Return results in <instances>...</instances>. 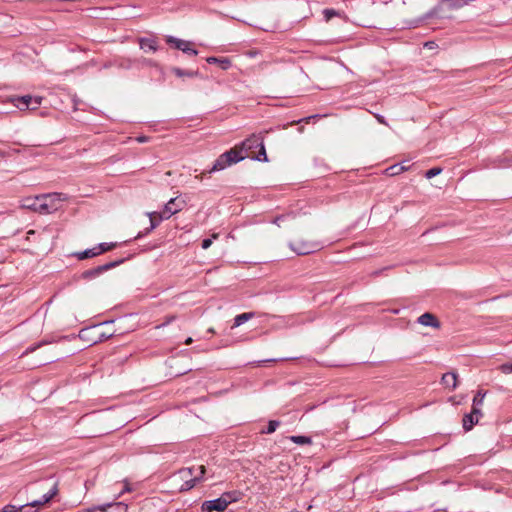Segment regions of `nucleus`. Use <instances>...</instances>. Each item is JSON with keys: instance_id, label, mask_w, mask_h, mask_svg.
<instances>
[{"instance_id": "nucleus-1", "label": "nucleus", "mask_w": 512, "mask_h": 512, "mask_svg": "<svg viewBox=\"0 0 512 512\" xmlns=\"http://www.w3.org/2000/svg\"><path fill=\"white\" fill-rule=\"evenodd\" d=\"M233 149H238L240 153L246 157L256 159L258 161H267V155L263 144V136L261 134H252Z\"/></svg>"}, {"instance_id": "nucleus-2", "label": "nucleus", "mask_w": 512, "mask_h": 512, "mask_svg": "<svg viewBox=\"0 0 512 512\" xmlns=\"http://www.w3.org/2000/svg\"><path fill=\"white\" fill-rule=\"evenodd\" d=\"M242 496L240 491H231L223 493L219 498L205 501L202 503V512L224 511L229 504L238 501Z\"/></svg>"}, {"instance_id": "nucleus-3", "label": "nucleus", "mask_w": 512, "mask_h": 512, "mask_svg": "<svg viewBox=\"0 0 512 512\" xmlns=\"http://www.w3.org/2000/svg\"><path fill=\"white\" fill-rule=\"evenodd\" d=\"M205 472L206 468L204 465L181 469L177 473V476L184 481V484L181 486L180 490L187 491L193 488L197 482L203 480Z\"/></svg>"}, {"instance_id": "nucleus-4", "label": "nucleus", "mask_w": 512, "mask_h": 512, "mask_svg": "<svg viewBox=\"0 0 512 512\" xmlns=\"http://www.w3.org/2000/svg\"><path fill=\"white\" fill-rule=\"evenodd\" d=\"M245 159V155L240 153L238 149H230L225 153L221 154L213 164L212 168L209 170V173H213L216 171H221L226 167L238 163Z\"/></svg>"}, {"instance_id": "nucleus-5", "label": "nucleus", "mask_w": 512, "mask_h": 512, "mask_svg": "<svg viewBox=\"0 0 512 512\" xmlns=\"http://www.w3.org/2000/svg\"><path fill=\"white\" fill-rule=\"evenodd\" d=\"M40 196V214H50L60 208L61 202L65 201L67 197L61 193L42 194Z\"/></svg>"}, {"instance_id": "nucleus-6", "label": "nucleus", "mask_w": 512, "mask_h": 512, "mask_svg": "<svg viewBox=\"0 0 512 512\" xmlns=\"http://www.w3.org/2000/svg\"><path fill=\"white\" fill-rule=\"evenodd\" d=\"M289 247L298 255H307L315 251H318L322 247V245L318 241L301 240L299 238H295L292 241H290Z\"/></svg>"}, {"instance_id": "nucleus-7", "label": "nucleus", "mask_w": 512, "mask_h": 512, "mask_svg": "<svg viewBox=\"0 0 512 512\" xmlns=\"http://www.w3.org/2000/svg\"><path fill=\"white\" fill-rule=\"evenodd\" d=\"M10 101L20 110H35L41 105L42 98L38 96L25 95L11 98Z\"/></svg>"}, {"instance_id": "nucleus-8", "label": "nucleus", "mask_w": 512, "mask_h": 512, "mask_svg": "<svg viewBox=\"0 0 512 512\" xmlns=\"http://www.w3.org/2000/svg\"><path fill=\"white\" fill-rule=\"evenodd\" d=\"M57 493H58V487H57V484H54L48 492L43 494L41 499L33 500L25 505L20 506L18 508V511L19 512H30L31 508H34V507L39 508V507L45 505L46 503H48Z\"/></svg>"}, {"instance_id": "nucleus-9", "label": "nucleus", "mask_w": 512, "mask_h": 512, "mask_svg": "<svg viewBox=\"0 0 512 512\" xmlns=\"http://www.w3.org/2000/svg\"><path fill=\"white\" fill-rule=\"evenodd\" d=\"M184 204V201H177V198H171L164 206V209L161 211L159 219H169L172 215L181 211L184 207Z\"/></svg>"}, {"instance_id": "nucleus-10", "label": "nucleus", "mask_w": 512, "mask_h": 512, "mask_svg": "<svg viewBox=\"0 0 512 512\" xmlns=\"http://www.w3.org/2000/svg\"><path fill=\"white\" fill-rule=\"evenodd\" d=\"M120 263H122V260L114 261V262H109V263H106L104 265H100V266H97L95 268L86 270V271H84L82 273V278L83 279L95 278V277L99 276L102 272L107 271V270L117 266Z\"/></svg>"}, {"instance_id": "nucleus-11", "label": "nucleus", "mask_w": 512, "mask_h": 512, "mask_svg": "<svg viewBox=\"0 0 512 512\" xmlns=\"http://www.w3.org/2000/svg\"><path fill=\"white\" fill-rule=\"evenodd\" d=\"M482 415L480 408L473 407L469 414L463 417V428L465 431H469L475 424L478 423L479 417Z\"/></svg>"}, {"instance_id": "nucleus-12", "label": "nucleus", "mask_w": 512, "mask_h": 512, "mask_svg": "<svg viewBox=\"0 0 512 512\" xmlns=\"http://www.w3.org/2000/svg\"><path fill=\"white\" fill-rule=\"evenodd\" d=\"M417 322L422 326L432 327L434 329L441 328V323L438 318L430 312H426L420 315L417 319Z\"/></svg>"}, {"instance_id": "nucleus-13", "label": "nucleus", "mask_w": 512, "mask_h": 512, "mask_svg": "<svg viewBox=\"0 0 512 512\" xmlns=\"http://www.w3.org/2000/svg\"><path fill=\"white\" fill-rule=\"evenodd\" d=\"M127 506L121 502L111 503L104 506L95 507L91 512H126Z\"/></svg>"}, {"instance_id": "nucleus-14", "label": "nucleus", "mask_w": 512, "mask_h": 512, "mask_svg": "<svg viewBox=\"0 0 512 512\" xmlns=\"http://www.w3.org/2000/svg\"><path fill=\"white\" fill-rule=\"evenodd\" d=\"M40 196L26 197L21 201V207L40 213Z\"/></svg>"}, {"instance_id": "nucleus-15", "label": "nucleus", "mask_w": 512, "mask_h": 512, "mask_svg": "<svg viewBox=\"0 0 512 512\" xmlns=\"http://www.w3.org/2000/svg\"><path fill=\"white\" fill-rule=\"evenodd\" d=\"M93 333L97 335V339L93 340V343H97L98 341H102L104 339H107L111 336V334L107 335L105 333H100L98 331V326H94L92 328L83 329L80 331L79 336L80 338L86 339L88 338V334Z\"/></svg>"}, {"instance_id": "nucleus-16", "label": "nucleus", "mask_w": 512, "mask_h": 512, "mask_svg": "<svg viewBox=\"0 0 512 512\" xmlns=\"http://www.w3.org/2000/svg\"><path fill=\"white\" fill-rule=\"evenodd\" d=\"M441 381L443 385L454 390L457 387V374L455 372H448L442 376Z\"/></svg>"}, {"instance_id": "nucleus-17", "label": "nucleus", "mask_w": 512, "mask_h": 512, "mask_svg": "<svg viewBox=\"0 0 512 512\" xmlns=\"http://www.w3.org/2000/svg\"><path fill=\"white\" fill-rule=\"evenodd\" d=\"M206 61L209 64L219 65L223 70H227L231 67V61L228 58L208 57Z\"/></svg>"}, {"instance_id": "nucleus-18", "label": "nucleus", "mask_w": 512, "mask_h": 512, "mask_svg": "<svg viewBox=\"0 0 512 512\" xmlns=\"http://www.w3.org/2000/svg\"><path fill=\"white\" fill-rule=\"evenodd\" d=\"M140 48L145 52H155L157 50V43L153 39L143 38L140 40Z\"/></svg>"}, {"instance_id": "nucleus-19", "label": "nucleus", "mask_w": 512, "mask_h": 512, "mask_svg": "<svg viewBox=\"0 0 512 512\" xmlns=\"http://www.w3.org/2000/svg\"><path fill=\"white\" fill-rule=\"evenodd\" d=\"M98 255H100V254H99V251L97 249V246H95L93 248H90V249H86V250L81 251V252H77L75 254V256L79 260H84V259H87V258H92V257L98 256Z\"/></svg>"}, {"instance_id": "nucleus-20", "label": "nucleus", "mask_w": 512, "mask_h": 512, "mask_svg": "<svg viewBox=\"0 0 512 512\" xmlns=\"http://www.w3.org/2000/svg\"><path fill=\"white\" fill-rule=\"evenodd\" d=\"M408 170V167L403 165V164H394L390 167H388L386 170H385V173L388 175V176H396V175H399L400 173L404 172Z\"/></svg>"}, {"instance_id": "nucleus-21", "label": "nucleus", "mask_w": 512, "mask_h": 512, "mask_svg": "<svg viewBox=\"0 0 512 512\" xmlns=\"http://www.w3.org/2000/svg\"><path fill=\"white\" fill-rule=\"evenodd\" d=\"M147 215L150 218V227L147 229V232H150L155 229L163 219H159L161 212H148Z\"/></svg>"}, {"instance_id": "nucleus-22", "label": "nucleus", "mask_w": 512, "mask_h": 512, "mask_svg": "<svg viewBox=\"0 0 512 512\" xmlns=\"http://www.w3.org/2000/svg\"><path fill=\"white\" fill-rule=\"evenodd\" d=\"M253 317H254L253 312L239 314L234 318V326L233 327H238V326L242 325L243 323H245L246 321L252 319Z\"/></svg>"}, {"instance_id": "nucleus-23", "label": "nucleus", "mask_w": 512, "mask_h": 512, "mask_svg": "<svg viewBox=\"0 0 512 512\" xmlns=\"http://www.w3.org/2000/svg\"><path fill=\"white\" fill-rule=\"evenodd\" d=\"M172 72L177 76V77H184V76H187V77H196L198 75V72L197 71H184L178 67H174L172 68Z\"/></svg>"}, {"instance_id": "nucleus-24", "label": "nucleus", "mask_w": 512, "mask_h": 512, "mask_svg": "<svg viewBox=\"0 0 512 512\" xmlns=\"http://www.w3.org/2000/svg\"><path fill=\"white\" fill-rule=\"evenodd\" d=\"M289 439L290 441L298 445H306L312 443L311 438L307 436H290Z\"/></svg>"}, {"instance_id": "nucleus-25", "label": "nucleus", "mask_w": 512, "mask_h": 512, "mask_svg": "<svg viewBox=\"0 0 512 512\" xmlns=\"http://www.w3.org/2000/svg\"><path fill=\"white\" fill-rule=\"evenodd\" d=\"M166 41H167V43L174 45V47L176 49L180 50L181 48H183L182 46H185V41L186 40L178 39V38L173 37V36H168L166 38Z\"/></svg>"}, {"instance_id": "nucleus-26", "label": "nucleus", "mask_w": 512, "mask_h": 512, "mask_svg": "<svg viewBox=\"0 0 512 512\" xmlns=\"http://www.w3.org/2000/svg\"><path fill=\"white\" fill-rule=\"evenodd\" d=\"M116 243H100L97 245V249L99 251V254H102L104 252L110 251L113 248L116 247Z\"/></svg>"}, {"instance_id": "nucleus-27", "label": "nucleus", "mask_w": 512, "mask_h": 512, "mask_svg": "<svg viewBox=\"0 0 512 512\" xmlns=\"http://www.w3.org/2000/svg\"><path fill=\"white\" fill-rule=\"evenodd\" d=\"M192 43L190 41H185V46H182L180 50L186 54L196 56L198 51L191 47Z\"/></svg>"}, {"instance_id": "nucleus-28", "label": "nucleus", "mask_w": 512, "mask_h": 512, "mask_svg": "<svg viewBox=\"0 0 512 512\" xmlns=\"http://www.w3.org/2000/svg\"><path fill=\"white\" fill-rule=\"evenodd\" d=\"M485 395H486L485 392L478 391L473 399V407L479 408L483 403Z\"/></svg>"}, {"instance_id": "nucleus-29", "label": "nucleus", "mask_w": 512, "mask_h": 512, "mask_svg": "<svg viewBox=\"0 0 512 512\" xmlns=\"http://www.w3.org/2000/svg\"><path fill=\"white\" fill-rule=\"evenodd\" d=\"M280 425V422L277 420H270L268 422L267 429L263 431L264 433L271 434L276 431L277 427Z\"/></svg>"}, {"instance_id": "nucleus-30", "label": "nucleus", "mask_w": 512, "mask_h": 512, "mask_svg": "<svg viewBox=\"0 0 512 512\" xmlns=\"http://www.w3.org/2000/svg\"><path fill=\"white\" fill-rule=\"evenodd\" d=\"M442 169L439 168V167H433L431 169H429L426 173H425V177L427 179H431L437 175H439L441 173Z\"/></svg>"}, {"instance_id": "nucleus-31", "label": "nucleus", "mask_w": 512, "mask_h": 512, "mask_svg": "<svg viewBox=\"0 0 512 512\" xmlns=\"http://www.w3.org/2000/svg\"><path fill=\"white\" fill-rule=\"evenodd\" d=\"M323 14H324L326 21H329L332 19V17L338 15V12L335 11L334 9H325L323 11Z\"/></svg>"}, {"instance_id": "nucleus-32", "label": "nucleus", "mask_w": 512, "mask_h": 512, "mask_svg": "<svg viewBox=\"0 0 512 512\" xmlns=\"http://www.w3.org/2000/svg\"><path fill=\"white\" fill-rule=\"evenodd\" d=\"M175 319H176V316H175V315H169V316H166V317H165V321H164L162 324L157 325V326H156V329H160V328H162V327L167 326L168 324H170L171 322H173Z\"/></svg>"}, {"instance_id": "nucleus-33", "label": "nucleus", "mask_w": 512, "mask_h": 512, "mask_svg": "<svg viewBox=\"0 0 512 512\" xmlns=\"http://www.w3.org/2000/svg\"><path fill=\"white\" fill-rule=\"evenodd\" d=\"M499 370L504 374L512 373V363H505L499 367Z\"/></svg>"}, {"instance_id": "nucleus-34", "label": "nucleus", "mask_w": 512, "mask_h": 512, "mask_svg": "<svg viewBox=\"0 0 512 512\" xmlns=\"http://www.w3.org/2000/svg\"><path fill=\"white\" fill-rule=\"evenodd\" d=\"M290 218L296 220V217L294 215H286L275 218L274 223L277 224L278 226H281L280 222H284L285 220H288Z\"/></svg>"}, {"instance_id": "nucleus-35", "label": "nucleus", "mask_w": 512, "mask_h": 512, "mask_svg": "<svg viewBox=\"0 0 512 512\" xmlns=\"http://www.w3.org/2000/svg\"><path fill=\"white\" fill-rule=\"evenodd\" d=\"M0 512H18V507L14 505H6L2 509H0Z\"/></svg>"}, {"instance_id": "nucleus-36", "label": "nucleus", "mask_w": 512, "mask_h": 512, "mask_svg": "<svg viewBox=\"0 0 512 512\" xmlns=\"http://www.w3.org/2000/svg\"><path fill=\"white\" fill-rule=\"evenodd\" d=\"M211 245H212V239L207 238V239H204L202 241V245L201 246H202L203 249H208Z\"/></svg>"}, {"instance_id": "nucleus-37", "label": "nucleus", "mask_w": 512, "mask_h": 512, "mask_svg": "<svg viewBox=\"0 0 512 512\" xmlns=\"http://www.w3.org/2000/svg\"><path fill=\"white\" fill-rule=\"evenodd\" d=\"M374 116L380 124L388 125V123L386 122L385 118L382 115L374 114Z\"/></svg>"}, {"instance_id": "nucleus-38", "label": "nucleus", "mask_w": 512, "mask_h": 512, "mask_svg": "<svg viewBox=\"0 0 512 512\" xmlns=\"http://www.w3.org/2000/svg\"><path fill=\"white\" fill-rule=\"evenodd\" d=\"M317 117H319V115H312V116L306 117V118H304V119H301V120H299L298 122H302V121H304V122H306V123H309V121H310L311 119H315V118H317Z\"/></svg>"}, {"instance_id": "nucleus-39", "label": "nucleus", "mask_w": 512, "mask_h": 512, "mask_svg": "<svg viewBox=\"0 0 512 512\" xmlns=\"http://www.w3.org/2000/svg\"><path fill=\"white\" fill-rule=\"evenodd\" d=\"M36 346H31L29 347L27 350H26V353H31V352H34L36 350Z\"/></svg>"}, {"instance_id": "nucleus-40", "label": "nucleus", "mask_w": 512, "mask_h": 512, "mask_svg": "<svg viewBox=\"0 0 512 512\" xmlns=\"http://www.w3.org/2000/svg\"><path fill=\"white\" fill-rule=\"evenodd\" d=\"M192 342H193V339H192L191 337H188V338L185 340V344H186V345H190Z\"/></svg>"}, {"instance_id": "nucleus-41", "label": "nucleus", "mask_w": 512, "mask_h": 512, "mask_svg": "<svg viewBox=\"0 0 512 512\" xmlns=\"http://www.w3.org/2000/svg\"><path fill=\"white\" fill-rule=\"evenodd\" d=\"M434 45V42H427L425 43V46L429 47V48H432Z\"/></svg>"}, {"instance_id": "nucleus-42", "label": "nucleus", "mask_w": 512, "mask_h": 512, "mask_svg": "<svg viewBox=\"0 0 512 512\" xmlns=\"http://www.w3.org/2000/svg\"><path fill=\"white\" fill-rule=\"evenodd\" d=\"M137 140H138L139 142H144V141H146V138H145V137H139V138H137Z\"/></svg>"}, {"instance_id": "nucleus-43", "label": "nucleus", "mask_w": 512, "mask_h": 512, "mask_svg": "<svg viewBox=\"0 0 512 512\" xmlns=\"http://www.w3.org/2000/svg\"><path fill=\"white\" fill-rule=\"evenodd\" d=\"M218 236H219V234L214 233V234L212 235V238H213V239H217V238H218Z\"/></svg>"}, {"instance_id": "nucleus-44", "label": "nucleus", "mask_w": 512, "mask_h": 512, "mask_svg": "<svg viewBox=\"0 0 512 512\" xmlns=\"http://www.w3.org/2000/svg\"><path fill=\"white\" fill-rule=\"evenodd\" d=\"M434 14V12H430L427 17H431Z\"/></svg>"}]
</instances>
